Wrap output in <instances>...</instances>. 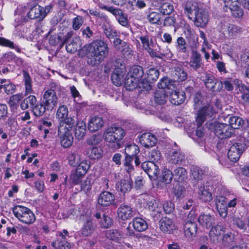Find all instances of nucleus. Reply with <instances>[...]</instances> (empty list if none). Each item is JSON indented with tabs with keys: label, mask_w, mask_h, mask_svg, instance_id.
Returning a JSON list of instances; mask_svg holds the SVG:
<instances>
[{
	"label": "nucleus",
	"mask_w": 249,
	"mask_h": 249,
	"mask_svg": "<svg viewBox=\"0 0 249 249\" xmlns=\"http://www.w3.org/2000/svg\"><path fill=\"white\" fill-rule=\"evenodd\" d=\"M36 103V97L34 95H30L22 101L20 104V107L23 110L29 107L32 109Z\"/></svg>",
	"instance_id": "41"
},
{
	"label": "nucleus",
	"mask_w": 249,
	"mask_h": 249,
	"mask_svg": "<svg viewBox=\"0 0 249 249\" xmlns=\"http://www.w3.org/2000/svg\"><path fill=\"white\" fill-rule=\"evenodd\" d=\"M113 221L108 216L104 215L102 220L100 221V225L104 228H108L112 225Z\"/></svg>",
	"instance_id": "61"
},
{
	"label": "nucleus",
	"mask_w": 249,
	"mask_h": 249,
	"mask_svg": "<svg viewBox=\"0 0 249 249\" xmlns=\"http://www.w3.org/2000/svg\"><path fill=\"white\" fill-rule=\"evenodd\" d=\"M185 159V154L180 150H172L169 153L168 161L172 164H180Z\"/></svg>",
	"instance_id": "20"
},
{
	"label": "nucleus",
	"mask_w": 249,
	"mask_h": 249,
	"mask_svg": "<svg viewBox=\"0 0 249 249\" xmlns=\"http://www.w3.org/2000/svg\"><path fill=\"white\" fill-rule=\"evenodd\" d=\"M123 234L117 230L112 229L107 231L106 233L107 237L111 240L118 242L122 238Z\"/></svg>",
	"instance_id": "48"
},
{
	"label": "nucleus",
	"mask_w": 249,
	"mask_h": 249,
	"mask_svg": "<svg viewBox=\"0 0 249 249\" xmlns=\"http://www.w3.org/2000/svg\"><path fill=\"white\" fill-rule=\"evenodd\" d=\"M240 90L243 92L241 97L242 100L245 103L249 105V88L245 86H242Z\"/></svg>",
	"instance_id": "59"
},
{
	"label": "nucleus",
	"mask_w": 249,
	"mask_h": 249,
	"mask_svg": "<svg viewBox=\"0 0 249 249\" xmlns=\"http://www.w3.org/2000/svg\"><path fill=\"white\" fill-rule=\"evenodd\" d=\"M230 125L234 130L235 129H239L244 124V121L242 118L237 116L230 117L229 119Z\"/></svg>",
	"instance_id": "43"
},
{
	"label": "nucleus",
	"mask_w": 249,
	"mask_h": 249,
	"mask_svg": "<svg viewBox=\"0 0 249 249\" xmlns=\"http://www.w3.org/2000/svg\"><path fill=\"white\" fill-rule=\"evenodd\" d=\"M202 64L201 55L197 51L193 50L190 57L189 66L194 70H197Z\"/></svg>",
	"instance_id": "28"
},
{
	"label": "nucleus",
	"mask_w": 249,
	"mask_h": 249,
	"mask_svg": "<svg viewBox=\"0 0 249 249\" xmlns=\"http://www.w3.org/2000/svg\"><path fill=\"white\" fill-rule=\"evenodd\" d=\"M175 179L178 182H182L187 178V172L183 167H179L174 170L173 173Z\"/></svg>",
	"instance_id": "38"
},
{
	"label": "nucleus",
	"mask_w": 249,
	"mask_h": 249,
	"mask_svg": "<svg viewBox=\"0 0 249 249\" xmlns=\"http://www.w3.org/2000/svg\"><path fill=\"white\" fill-rule=\"evenodd\" d=\"M132 225L134 229L139 232L144 231L148 228L146 221L140 217H136L133 219Z\"/></svg>",
	"instance_id": "35"
},
{
	"label": "nucleus",
	"mask_w": 249,
	"mask_h": 249,
	"mask_svg": "<svg viewBox=\"0 0 249 249\" xmlns=\"http://www.w3.org/2000/svg\"><path fill=\"white\" fill-rule=\"evenodd\" d=\"M233 223L241 230H245L246 229V221L243 217H235L233 220Z\"/></svg>",
	"instance_id": "57"
},
{
	"label": "nucleus",
	"mask_w": 249,
	"mask_h": 249,
	"mask_svg": "<svg viewBox=\"0 0 249 249\" xmlns=\"http://www.w3.org/2000/svg\"><path fill=\"white\" fill-rule=\"evenodd\" d=\"M53 8L51 4L46 6L45 7L38 5H36L32 7L28 12V17L31 19L39 18L42 20L45 18Z\"/></svg>",
	"instance_id": "6"
},
{
	"label": "nucleus",
	"mask_w": 249,
	"mask_h": 249,
	"mask_svg": "<svg viewBox=\"0 0 249 249\" xmlns=\"http://www.w3.org/2000/svg\"><path fill=\"white\" fill-rule=\"evenodd\" d=\"M245 149V146L242 145V141L233 144L229 150V159L233 162L238 161Z\"/></svg>",
	"instance_id": "12"
},
{
	"label": "nucleus",
	"mask_w": 249,
	"mask_h": 249,
	"mask_svg": "<svg viewBox=\"0 0 249 249\" xmlns=\"http://www.w3.org/2000/svg\"><path fill=\"white\" fill-rule=\"evenodd\" d=\"M84 20L82 17L78 16L73 19L72 20V28L76 31L78 30L82 26Z\"/></svg>",
	"instance_id": "62"
},
{
	"label": "nucleus",
	"mask_w": 249,
	"mask_h": 249,
	"mask_svg": "<svg viewBox=\"0 0 249 249\" xmlns=\"http://www.w3.org/2000/svg\"><path fill=\"white\" fill-rule=\"evenodd\" d=\"M69 164L71 166L75 167L81 162V155L77 151H71L68 156Z\"/></svg>",
	"instance_id": "36"
},
{
	"label": "nucleus",
	"mask_w": 249,
	"mask_h": 249,
	"mask_svg": "<svg viewBox=\"0 0 249 249\" xmlns=\"http://www.w3.org/2000/svg\"><path fill=\"white\" fill-rule=\"evenodd\" d=\"M103 119L99 116L92 117L88 123V129L91 132H95L100 129L104 125Z\"/></svg>",
	"instance_id": "29"
},
{
	"label": "nucleus",
	"mask_w": 249,
	"mask_h": 249,
	"mask_svg": "<svg viewBox=\"0 0 249 249\" xmlns=\"http://www.w3.org/2000/svg\"><path fill=\"white\" fill-rule=\"evenodd\" d=\"M193 214L192 212L189 213L187 221L184 225V234L189 239L196 235L197 230L196 224L194 222L196 216H193Z\"/></svg>",
	"instance_id": "9"
},
{
	"label": "nucleus",
	"mask_w": 249,
	"mask_h": 249,
	"mask_svg": "<svg viewBox=\"0 0 249 249\" xmlns=\"http://www.w3.org/2000/svg\"><path fill=\"white\" fill-rule=\"evenodd\" d=\"M212 190V186L205 184V185L201 186L198 189V196L199 198L204 202H209L213 199L211 191Z\"/></svg>",
	"instance_id": "21"
},
{
	"label": "nucleus",
	"mask_w": 249,
	"mask_h": 249,
	"mask_svg": "<svg viewBox=\"0 0 249 249\" xmlns=\"http://www.w3.org/2000/svg\"><path fill=\"white\" fill-rule=\"evenodd\" d=\"M125 86L127 90H132L137 87L149 90V84L145 82L142 68L140 66H133L130 68L125 78Z\"/></svg>",
	"instance_id": "2"
},
{
	"label": "nucleus",
	"mask_w": 249,
	"mask_h": 249,
	"mask_svg": "<svg viewBox=\"0 0 249 249\" xmlns=\"http://www.w3.org/2000/svg\"><path fill=\"white\" fill-rule=\"evenodd\" d=\"M13 212L19 221L26 225H32L36 220L34 213L27 207L17 205L13 208Z\"/></svg>",
	"instance_id": "3"
},
{
	"label": "nucleus",
	"mask_w": 249,
	"mask_h": 249,
	"mask_svg": "<svg viewBox=\"0 0 249 249\" xmlns=\"http://www.w3.org/2000/svg\"><path fill=\"white\" fill-rule=\"evenodd\" d=\"M133 158L130 157H125L124 163V170L130 175L134 173V168L132 164Z\"/></svg>",
	"instance_id": "52"
},
{
	"label": "nucleus",
	"mask_w": 249,
	"mask_h": 249,
	"mask_svg": "<svg viewBox=\"0 0 249 249\" xmlns=\"http://www.w3.org/2000/svg\"><path fill=\"white\" fill-rule=\"evenodd\" d=\"M208 14L207 11L201 9L195 13V17L193 19L197 27H204L208 22Z\"/></svg>",
	"instance_id": "17"
},
{
	"label": "nucleus",
	"mask_w": 249,
	"mask_h": 249,
	"mask_svg": "<svg viewBox=\"0 0 249 249\" xmlns=\"http://www.w3.org/2000/svg\"><path fill=\"white\" fill-rule=\"evenodd\" d=\"M160 229L164 232L171 233L176 229V226L172 219L165 217L160 221Z\"/></svg>",
	"instance_id": "26"
},
{
	"label": "nucleus",
	"mask_w": 249,
	"mask_h": 249,
	"mask_svg": "<svg viewBox=\"0 0 249 249\" xmlns=\"http://www.w3.org/2000/svg\"><path fill=\"white\" fill-rule=\"evenodd\" d=\"M94 228L91 220H87L84 224L80 233L83 237L90 235L94 231Z\"/></svg>",
	"instance_id": "39"
},
{
	"label": "nucleus",
	"mask_w": 249,
	"mask_h": 249,
	"mask_svg": "<svg viewBox=\"0 0 249 249\" xmlns=\"http://www.w3.org/2000/svg\"><path fill=\"white\" fill-rule=\"evenodd\" d=\"M199 224L206 229L210 228L214 223V218L210 214H201L198 218Z\"/></svg>",
	"instance_id": "33"
},
{
	"label": "nucleus",
	"mask_w": 249,
	"mask_h": 249,
	"mask_svg": "<svg viewBox=\"0 0 249 249\" xmlns=\"http://www.w3.org/2000/svg\"><path fill=\"white\" fill-rule=\"evenodd\" d=\"M213 113V110L212 106L207 104L202 107L200 108L198 111V115L196 118V121L199 125H201L204 122L206 118L210 117Z\"/></svg>",
	"instance_id": "16"
},
{
	"label": "nucleus",
	"mask_w": 249,
	"mask_h": 249,
	"mask_svg": "<svg viewBox=\"0 0 249 249\" xmlns=\"http://www.w3.org/2000/svg\"><path fill=\"white\" fill-rule=\"evenodd\" d=\"M74 124L75 121L73 118L71 117H67L60 121L58 130L71 132Z\"/></svg>",
	"instance_id": "30"
},
{
	"label": "nucleus",
	"mask_w": 249,
	"mask_h": 249,
	"mask_svg": "<svg viewBox=\"0 0 249 249\" xmlns=\"http://www.w3.org/2000/svg\"><path fill=\"white\" fill-rule=\"evenodd\" d=\"M148 199L147 206L148 209L151 212V215L159 218L162 215L163 213V209L162 208V204L159 199H156L153 197L146 196Z\"/></svg>",
	"instance_id": "8"
},
{
	"label": "nucleus",
	"mask_w": 249,
	"mask_h": 249,
	"mask_svg": "<svg viewBox=\"0 0 249 249\" xmlns=\"http://www.w3.org/2000/svg\"><path fill=\"white\" fill-rule=\"evenodd\" d=\"M132 187V180L130 178H124L116 184L117 191L123 194L129 192Z\"/></svg>",
	"instance_id": "23"
},
{
	"label": "nucleus",
	"mask_w": 249,
	"mask_h": 249,
	"mask_svg": "<svg viewBox=\"0 0 249 249\" xmlns=\"http://www.w3.org/2000/svg\"><path fill=\"white\" fill-rule=\"evenodd\" d=\"M86 132V124L82 121H78L77 123L75 130V136L77 140H81L84 137Z\"/></svg>",
	"instance_id": "37"
},
{
	"label": "nucleus",
	"mask_w": 249,
	"mask_h": 249,
	"mask_svg": "<svg viewBox=\"0 0 249 249\" xmlns=\"http://www.w3.org/2000/svg\"><path fill=\"white\" fill-rule=\"evenodd\" d=\"M87 154L90 159H98L102 157L103 151L100 147H92L88 150Z\"/></svg>",
	"instance_id": "47"
},
{
	"label": "nucleus",
	"mask_w": 249,
	"mask_h": 249,
	"mask_svg": "<svg viewBox=\"0 0 249 249\" xmlns=\"http://www.w3.org/2000/svg\"><path fill=\"white\" fill-rule=\"evenodd\" d=\"M157 139L155 135L150 133H146L142 135L140 138V143L145 147L154 146L156 143Z\"/></svg>",
	"instance_id": "27"
},
{
	"label": "nucleus",
	"mask_w": 249,
	"mask_h": 249,
	"mask_svg": "<svg viewBox=\"0 0 249 249\" xmlns=\"http://www.w3.org/2000/svg\"><path fill=\"white\" fill-rule=\"evenodd\" d=\"M202 80L206 88L212 91H219L222 88V82L218 81L210 73H205Z\"/></svg>",
	"instance_id": "10"
},
{
	"label": "nucleus",
	"mask_w": 249,
	"mask_h": 249,
	"mask_svg": "<svg viewBox=\"0 0 249 249\" xmlns=\"http://www.w3.org/2000/svg\"><path fill=\"white\" fill-rule=\"evenodd\" d=\"M185 93L183 91H173L170 94V100L172 104L178 105L185 100Z\"/></svg>",
	"instance_id": "32"
},
{
	"label": "nucleus",
	"mask_w": 249,
	"mask_h": 249,
	"mask_svg": "<svg viewBox=\"0 0 249 249\" xmlns=\"http://www.w3.org/2000/svg\"><path fill=\"white\" fill-rule=\"evenodd\" d=\"M141 167L149 178L156 177L159 173L158 166L153 161H143Z\"/></svg>",
	"instance_id": "19"
},
{
	"label": "nucleus",
	"mask_w": 249,
	"mask_h": 249,
	"mask_svg": "<svg viewBox=\"0 0 249 249\" xmlns=\"http://www.w3.org/2000/svg\"><path fill=\"white\" fill-rule=\"evenodd\" d=\"M68 115V109L66 106L64 105L61 106L58 108L56 116L59 120H62L66 118Z\"/></svg>",
	"instance_id": "55"
},
{
	"label": "nucleus",
	"mask_w": 249,
	"mask_h": 249,
	"mask_svg": "<svg viewBox=\"0 0 249 249\" xmlns=\"http://www.w3.org/2000/svg\"><path fill=\"white\" fill-rule=\"evenodd\" d=\"M115 196L111 193L107 191L102 192L98 199V204L103 207H107L114 203Z\"/></svg>",
	"instance_id": "18"
},
{
	"label": "nucleus",
	"mask_w": 249,
	"mask_h": 249,
	"mask_svg": "<svg viewBox=\"0 0 249 249\" xmlns=\"http://www.w3.org/2000/svg\"><path fill=\"white\" fill-rule=\"evenodd\" d=\"M187 73L183 69L177 67L175 68V73L174 75L175 79L178 82L184 81L187 78Z\"/></svg>",
	"instance_id": "50"
},
{
	"label": "nucleus",
	"mask_w": 249,
	"mask_h": 249,
	"mask_svg": "<svg viewBox=\"0 0 249 249\" xmlns=\"http://www.w3.org/2000/svg\"><path fill=\"white\" fill-rule=\"evenodd\" d=\"M126 157H133L135 156L140 151L139 147L135 144H131L127 145L124 149Z\"/></svg>",
	"instance_id": "46"
},
{
	"label": "nucleus",
	"mask_w": 249,
	"mask_h": 249,
	"mask_svg": "<svg viewBox=\"0 0 249 249\" xmlns=\"http://www.w3.org/2000/svg\"><path fill=\"white\" fill-rule=\"evenodd\" d=\"M226 8H229L232 15L235 18H240L243 15L242 9L240 7L239 0H224Z\"/></svg>",
	"instance_id": "15"
},
{
	"label": "nucleus",
	"mask_w": 249,
	"mask_h": 249,
	"mask_svg": "<svg viewBox=\"0 0 249 249\" xmlns=\"http://www.w3.org/2000/svg\"><path fill=\"white\" fill-rule=\"evenodd\" d=\"M159 76V72L158 70L155 68L150 69L147 73V78L145 77V82L150 84L157 80ZM150 89V85H149V89Z\"/></svg>",
	"instance_id": "44"
},
{
	"label": "nucleus",
	"mask_w": 249,
	"mask_h": 249,
	"mask_svg": "<svg viewBox=\"0 0 249 249\" xmlns=\"http://www.w3.org/2000/svg\"><path fill=\"white\" fill-rule=\"evenodd\" d=\"M204 173V171L198 167H195L192 170V177L196 179H201Z\"/></svg>",
	"instance_id": "58"
},
{
	"label": "nucleus",
	"mask_w": 249,
	"mask_h": 249,
	"mask_svg": "<svg viewBox=\"0 0 249 249\" xmlns=\"http://www.w3.org/2000/svg\"><path fill=\"white\" fill-rule=\"evenodd\" d=\"M226 228L221 225H217L213 227L210 231L209 234L210 238L213 241H217L218 236L225 232Z\"/></svg>",
	"instance_id": "34"
},
{
	"label": "nucleus",
	"mask_w": 249,
	"mask_h": 249,
	"mask_svg": "<svg viewBox=\"0 0 249 249\" xmlns=\"http://www.w3.org/2000/svg\"><path fill=\"white\" fill-rule=\"evenodd\" d=\"M22 74L25 86V92L28 94L31 93L32 92V78L29 73L25 71H23Z\"/></svg>",
	"instance_id": "45"
},
{
	"label": "nucleus",
	"mask_w": 249,
	"mask_h": 249,
	"mask_svg": "<svg viewBox=\"0 0 249 249\" xmlns=\"http://www.w3.org/2000/svg\"><path fill=\"white\" fill-rule=\"evenodd\" d=\"M80 43L81 40L80 38L78 36H76L68 41H67L66 39L64 40L61 45V47H62L64 44H66L65 48L67 52L73 53L77 51L80 45Z\"/></svg>",
	"instance_id": "24"
},
{
	"label": "nucleus",
	"mask_w": 249,
	"mask_h": 249,
	"mask_svg": "<svg viewBox=\"0 0 249 249\" xmlns=\"http://www.w3.org/2000/svg\"><path fill=\"white\" fill-rule=\"evenodd\" d=\"M124 135L125 132L122 127L110 126L106 129L103 137L107 142L118 145Z\"/></svg>",
	"instance_id": "4"
},
{
	"label": "nucleus",
	"mask_w": 249,
	"mask_h": 249,
	"mask_svg": "<svg viewBox=\"0 0 249 249\" xmlns=\"http://www.w3.org/2000/svg\"><path fill=\"white\" fill-rule=\"evenodd\" d=\"M155 103L159 105L164 104L167 101L168 97L165 91L163 89L157 90L155 93Z\"/></svg>",
	"instance_id": "40"
},
{
	"label": "nucleus",
	"mask_w": 249,
	"mask_h": 249,
	"mask_svg": "<svg viewBox=\"0 0 249 249\" xmlns=\"http://www.w3.org/2000/svg\"><path fill=\"white\" fill-rule=\"evenodd\" d=\"M117 216L122 220L130 219L136 214V211L130 206L126 205H121L117 209Z\"/></svg>",
	"instance_id": "13"
},
{
	"label": "nucleus",
	"mask_w": 249,
	"mask_h": 249,
	"mask_svg": "<svg viewBox=\"0 0 249 249\" xmlns=\"http://www.w3.org/2000/svg\"><path fill=\"white\" fill-rule=\"evenodd\" d=\"M126 70L125 66L121 63V60H117L114 72L111 75V80L113 84L120 86L123 83L124 80V76L125 74Z\"/></svg>",
	"instance_id": "5"
},
{
	"label": "nucleus",
	"mask_w": 249,
	"mask_h": 249,
	"mask_svg": "<svg viewBox=\"0 0 249 249\" xmlns=\"http://www.w3.org/2000/svg\"><path fill=\"white\" fill-rule=\"evenodd\" d=\"M173 177V173L171 170L167 169L163 170L161 177V180L165 184H169L171 182Z\"/></svg>",
	"instance_id": "54"
},
{
	"label": "nucleus",
	"mask_w": 249,
	"mask_h": 249,
	"mask_svg": "<svg viewBox=\"0 0 249 249\" xmlns=\"http://www.w3.org/2000/svg\"><path fill=\"white\" fill-rule=\"evenodd\" d=\"M160 14L155 12H151L147 16V19L152 24H160Z\"/></svg>",
	"instance_id": "51"
},
{
	"label": "nucleus",
	"mask_w": 249,
	"mask_h": 249,
	"mask_svg": "<svg viewBox=\"0 0 249 249\" xmlns=\"http://www.w3.org/2000/svg\"><path fill=\"white\" fill-rule=\"evenodd\" d=\"M197 2L194 1H187L185 6V14L190 20H193V12L197 11V10H200Z\"/></svg>",
	"instance_id": "31"
},
{
	"label": "nucleus",
	"mask_w": 249,
	"mask_h": 249,
	"mask_svg": "<svg viewBox=\"0 0 249 249\" xmlns=\"http://www.w3.org/2000/svg\"><path fill=\"white\" fill-rule=\"evenodd\" d=\"M160 11L163 15H169L173 11V6L168 2L164 3L160 6Z\"/></svg>",
	"instance_id": "56"
},
{
	"label": "nucleus",
	"mask_w": 249,
	"mask_h": 249,
	"mask_svg": "<svg viewBox=\"0 0 249 249\" xmlns=\"http://www.w3.org/2000/svg\"><path fill=\"white\" fill-rule=\"evenodd\" d=\"M114 46L117 50L121 52L123 55L126 58H131L133 55L132 46L119 38L114 39Z\"/></svg>",
	"instance_id": "11"
},
{
	"label": "nucleus",
	"mask_w": 249,
	"mask_h": 249,
	"mask_svg": "<svg viewBox=\"0 0 249 249\" xmlns=\"http://www.w3.org/2000/svg\"><path fill=\"white\" fill-rule=\"evenodd\" d=\"M82 53L91 59L90 64L95 65L103 60L108 53V47L104 41L96 39L83 46L80 51Z\"/></svg>",
	"instance_id": "1"
},
{
	"label": "nucleus",
	"mask_w": 249,
	"mask_h": 249,
	"mask_svg": "<svg viewBox=\"0 0 249 249\" xmlns=\"http://www.w3.org/2000/svg\"><path fill=\"white\" fill-rule=\"evenodd\" d=\"M148 157L149 160L154 162L160 160V153L158 150H152L149 153Z\"/></svg>",
	"instance_id": "63"
},
{
	"label": "nucleus",
	"mask_w": 249,
	"mask_h": 249,
	"mask_svg": "<svg viewBox=\"0 0 249 249\" xmlns=\"http://www.w3.org/2000/svg\"><path fill=\"white\" fill-rule=\"evenodd\" d=\"M234 132L233 129L228 124L216 123L214 125V133L220 139L230 138L234 134Z\"/></svg>",
	"instance_id": "7"
},
{
	"label": "nucleus",
	"mask_w": 249,
	"mask_h": 249,
	"mask_svg": "<svg viewBox=\"0 0 249 249\" xmlns=\"http://www.w3.org/2000/svg\"><path fill=\"white\" fill-rule=\"evenodd\" d=\"M170 80L167 77H164L160 80V82L158 83V86L160 89L164 90V89L170 88L171 83Z\"/></svg>",
	"instance_id": "64"
},
{
	"label": "nucleus",
	"mask_w": 249,
	"mask_h": 249,
	"mask_svg": "<svg viewBox=\"0 0 249 249\" xmlns=\"http://www.w3.org/2000/svg\"><path fill=\"white\" fill-rule=\"evenodd\" d=\"M89 168V162L86 160H83L78 164L75 171L78 172L79 175H81L84 177L88 172Z\"/></svg>",
	"instance_id": "42"
},
{
	"label": "nucleus",
	"mask_w": 249,
	"mask_h": 249,
	"mask_svg": "<svg viewBox=\"0 0 249 249\" xmlns=\"http://www.w3.org/2000/svg\"><path fill=\"white\" fill-rule=\"evenodd\" d=\"M104 32L106 36L109 39L113 38L117 36L116 31L111 27L105 26L104 27Z\"/></svg>",
	"instance_id": "60"
},
{
	"label": "nucleus",
	"mask_w": 249,
	"mask_h": 249,
	"mask_svg": "<svg viewBox=\"0 0 249 249\" xmlns=\"http://www.w3.org/2000/svg\"><path fill=\"white\" fill-rule=\"evenodd\" d=\"M176 48L178 55L184 53L185 55L183 54L182 58L184 59H187L188 56L187 44L183 37L180 36L177 38Z\"/></svg>",
	"instance_id": "25"
},
{
	"label": "nucleus",
	"mask_w": 249,
	"mask_h": 249,
	"mask_svg": "<svg viewBox=\"0 0 249 249\" xmlns=\"http://www.w3.org/2000/svg\"><path fill=\"white\" fill-rule=\"evenodd\" d=\"M58 135L60 139V144L64 148L71 146L73 143V138L71 132L58 130Z\"/></svg>",
	"instance_id": "22"
},
{
	"label": "nucleus",
	"mask_w": 249,
	"mask_h": 249,
	"mask_svg": "<svg viewBox=\"0 0 249 249\" xmlns=\"http://www.w3.org/2000/svg\"><path fill=\"white\" fill-rule=\"evenodd\" d=\"M43 102L48 109H52L57 105V98L54 90L49 89L45 92Z\"/></svg>",
	"instance_id": "14"
},
{
	"label": "nucleus",
	"mask_w": 249,
	"mask_h": 249,
	"mask_svg": "<svg viewBox=\"0 0 249 249\" xmlns=\"http://www.w3.org/2000/svg\"><path fill=\"white\" fill-rule=\"evenodd\" d=\"M47 107L44 104L43 105L41 103L36 104L34 107H33L32 111L35 116H40L44 113Z\"/></svg>",
	"instance_id": "53"
},
{
	"label": "nucleus",
	"mask_w": 249,
	"mask_h": 249,
	"mask_svg": "<svg viewBox=\"0 0 249 249\" xmlns=\"http://www.w3.org/2000/svg\"><path fill=\"white\" fill-rule=\"evenodd\" d=\"M52 246L56 249H70L71 248L70 244L63 238V236L61 240L57 239L53 242Z\"/></svg>",
	"instance_id": "49"
}]
</instances>
